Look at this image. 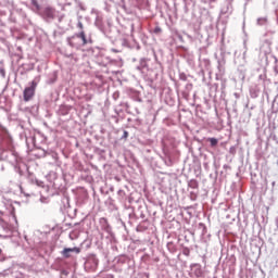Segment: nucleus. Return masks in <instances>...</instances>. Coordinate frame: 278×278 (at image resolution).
I'll return each mask as SVG.
<instances>
[{
  "instance_id": "nucleus-9",
  "label": "nucleus",
  "mask_w": 278,
  "mask_h": 278,
  "mask_svg": "<svg viewBox=\"0 0 278 278\" xmlns=\"http://www.w3.org/2000/svg\"><path fill=\"white\" fill-rule=\"evenodd\" d=\"M191 184H193V186H195V185H197V181H191Z\"/></svg>"
},
{
  "instance_id": "nucleus-10",
  "label": "nucleus",
  "mask_w": 278,
  "mask_h": 278,
  "mask_svg": "<svg viewBox=\"0 0 278 278\" xmlns=\"http://www.w3.org/2000/svg\"><path fill=\"white\" fill-rule=\"evenodd\" d=\"M1 253H3V250L0 249V255H1Z\"/></svg>"
},
{
  "instance_id": "nucleus-6",
  "label": "nucleus",
  "mask_w": 278,
  "mask_h": 278,
  "mask_svg": "<svg viewBox=\"0 0 278 278\" xmlns=\"http://www.w3.org/2000/svg\"><path fill=\"white\" fill-rule=\"evenodd\" d=\"M162 31V28L160 26H156L153 30L154 34H160Z\"/></svg>"
},
{
  "instance_id": "nucleus-11",
  "label": "nucleus",
  "mask_w": 278,
  "mask_h": 278,
  "mask_svg": "<svg viewBox=\"0 0 278 278\" xmlns=\"http://www.w3.org/2000/svg\"><path fill=\"white\" fill-rule=\"evenodd\" d=\"M79 27H83V25H81V24H79Z\"/></svg>"
},
{
  "instance_id": "nucleus-2",
  "label": "nucleus",
  "mask_w": 278,
  "mask_h": 278,
  "mask_svg": "<svg viewBox=\"0 0 278 278\" xmlns=\"http://www.w3.org/2000/svg\"><path fill=\"white\" fill-rule=\"evenodd\" d=\"M71 253H80L79 248H65L62 251V255L65 256L66 258L71 257Z\"/></svg>"
},
{
  "instance_id": "nucleus-4",
  "label": "nucleus",
  "mask_w": 278,
  "mask_h": 278,
  "mask_svg": "<svg viewBox=\"0 0 278 278\" xmlns=\"http://www.w3.org/2000/svg\"><path fill=\"white\" fill-rule=\"evenodd\" d=\"M77 38H80L83 40V45H88V39H86V33L80 31L79 35H77Z\"/></svg>"
},
{
  "instance_id": "nucleus-5",
  "label": "nucleus",
  "mask_w": 278,
  "mask_h": 278,
  "mask_svg": "<svg viewBox=\"0 0 278 278\" xmlns=\"http://www.w3.org/2000/svg\"><path fill=\"white\" fill-rule=\"evenodd\" d=\"M208 142H211V147H216V144H218V139H216V138H208Z\"/></svg>"
},
{
  "instance_id": "nucleus-3",
  "label": "nucleus",
  "mask_w": 278,
  "mask_h": 278,
  "mask_svg": "<svg viewBox=\"0 0 278 278\" xmlns=\"http://www.w3.org/2000/svg\"><path fill=\"white\" fill-rule=\"evenodd\" d=\"M43 14L48 18H55V9L48 7L45 9Z\"/></svg>"
},
{
  "instance_id": "nucleus-1",
  "label": "nucleus",
  "mask_w": 278,
  "mask_h": 278,
  "mask_svg": "<svg viewBox=\"0 0 278 278\" xmlns=\"http://www.w3.org/2000/svg\"><path fill=\"white\" fill-rule=\"evenodd\" d=\"M36 86H38V84L33 80L30 87L24 89L23 97L26 103L34 99V96L36 94Z\"/></svg>"
},
{
  "instance_id": "nucleus-8",
  "label": "nucleus",
  "mask_w": 278,
  "mask_h": 278,
  "mask_svg": "<svg viewBox=\"0 0 278 278\" xmlns=\"http://www.w3.org/2000/svg\"><path fill=\"white\" fill-rule=\"evenodd\" d=\"M123 138L125 139L129 138V132L127 130L124 131Z\"/></svg>"
},
{
  "instance_id": "nucleus-7",
  "label": "nucleus",
  "mask_w": 278,
  "mask_h": 278,
  "mask_svg": "<svg viewBox=\"0 0 278 278\" xmlns=\"http://www.w3.org/2000/svg\"><path fill=\"white\" fill-rule=\"evenodd\" d=\"M31 5H35V8H38V0H31Z\"/></svg>"
}]
</instances>
